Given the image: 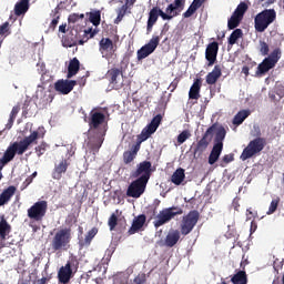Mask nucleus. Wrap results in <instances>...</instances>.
Masks as SVG:
<instances>
[{
    "instance_id": "1",
    "label": "nucleus",
    "mask_w": 284,
    "mask_h": 284,
    "mask_svg": "<svg viewBox=\"0 0 284 284\" xmlns=\"http://www.w3.org/2000/svg\"><path fill=\"white\" fill-rule=\"evenodd\" d=\"M199 219H201V214L199 211L193 210L190 211L186 215L183 216L182 223L179 230H170L164 239L165 247H174L181 241L182 236H187L196 227V223H199Z\"/></svg>"
},
{
    "instance_id": "2",
    "label": "nucleus",
    "mask_w": 284,
    "mask_h": 284,
    "mask_svg": "<svg viewBox=\"0 0 284 284\" xmlns=\"http://www.w3.org/2000/svg\"><path fill=\"white\" fill-rule=\"evenodd\" d=\"M276 21V10L264 9L257 13L254 19V28L256 32H265L266 28H270L272 23Z\"/></svg>"
},
{
    "instance_id": "3",
    "label": "nucleus",
    "mask_w": 284,
    "mask_h": 284,
    "mask_svg": "<svg viewBox=\"0 0 284 284\" xmlns=\"http://www.w3.org/2000/svg\"><path fill=\"white\" fill-rule=\"evenodd\" d=\"M216 132V124H212L203 134L200 141H197L196 145L193 148V156L194 159H201L203 156V152L207 150L210 143H212V139H214V133Z\"/></svg>"
},
{
    "instance_id": "4",
    "label": "nucleus",
    "mask_w": 284,
    "mask_h": 284,
    "mask_svg": "<svg viewBox=\"0 0 284 284\" xmlns=\"http://www.w3.org/2000/svg\"><path fill=\"white\" fill-rule=\"evenodd\" d=\"M265 145H267V141L265 138H255L253 139L247 146L243 150L240 159L242 161H247V159H252V156H256V154H261L263 150H265Z\"/></svg>"
},
{
    "instance_id": "5",
    "label": "nucleus",
    "mask_w": 284,
    "mask_h": 284,
    "mask_svg": "<svg viewBox=\"0 0 284 284\" xmlns=\"http://www.w3.org/2000/svg\"><path fill=\"white\" fill-rule=\"evenodd\" d=\"M70 241H72V230L61 229L54 234L51 242V247L54 250V252H59L60 250H68Z\"/></svg>"
},
{
    "instance_id": "6",
    "label": "nucleus",
    "mask_w": 284,
    "mask_h": 284,
    "mask_svg": "<svg viewBox=\"0 0 284 284\" xmlns=\"http://www.w3.org/2000/svg\"><path fill=\"white\" fill-rule=\"evenodd\" d=\"M183 214V209L179 206H171L168 209H163L160 211V213L156 215L155 221L153 222L154 227L159 229L162 225H165V223H170L174 216H181Z\"/></svg>"
},
{
    "instance_id": "7",
    "label": "nucleus",
    "mask_w": 284,
    "mask_h": 284,
    "mask_svg": "<svg viewBox=\"0 0 284 284\" xmlns=\"http://www.w3.org/2000/svg\"><path fill=\"white\" fill-rule=\"evenodd\" d=\"M150 176H152V162L150 161L140 162L135 171L131 172L132 179H138L146 183L150 181Z\"/></svg>"
},
{
    "instance_id": "8",
    "label": "nucleus",
    "mask_w": 284,
    "mask_h": 284,
    "mask_svg": "<svg viewBox=\"0 0 284 284\" xmlns=\"http://www.w3.org/2000/svg\"><path fill=\"white\" fill-rule=\"evenodd\" d=\"M159 43H161V36H153L149 43L144 44L141 49L136 52V59L138 61H143V59H148L150 54L159 48Z\"/></svg>"
},
{
    "instance_id": "9",
    "label": "nucleus",
    "mask_w": 284,
    "mask_h": 284,
    "mask_svg": "<svg viewBox=\"0 0 284 284\" xmlns=\"http://www.w3.org/2000/svg\"><path fill=\"white\" fill-rule=\"evenodd\" d=\"M159 17H161L163 21H172V17L165 14V12L163 11V7L162 9L160 7H153L149 12V19L146 24L148 34L152 32L154 24L156 23V21H159Z\"/></svg>"
},
{
    "instance_id": "10",
    "label": "nucleus",
    "mask_w": 284,
    "mask_h": 284,
    "mask_svg": "<svg viewBox=\"0 0 284 284\" xmlns=\"http://www.w3.org/2000/svg\"><path fill=\"white\" fill-rule=\"evenodd\" d=\"M47 212L48 201L42 200L36 202L30 209H28V216L31 219V221H43Z\"/></svg>"
},
{
    "instance_id": "11",
    "label": "nucleus",
    "mask_w": 284,
    "mask_h": 284,
    "mask_svg": "<svg viewBox=\"0 0 284 284\" xmlns=\"http://www.w3.org/2000/svg\"><path fill=\"white\" fill-rule=\"evenodd\" d=\"M17 154L21 156L23 152L20 150L19 142H13L7 148L2 158L0 159V170H3V168L10 163V161H13Z\"/></svg>"
},
{
    "instance_id": "12",
    "label": "nucleus",
    "mask_w": 284,
    "mask_h": 284,
    "mask_svg": "<svg viewBox=\"0 0 284 284\" xmlns=\"http://www.w3.org/2000/svg\"><path fill=\"white\" fill-rule=\"evenodd\" d=\"M145 187H148V182L135 179L131 182V185L128 186L126 196H130L131 199H141L145 192Z\"/></svg>"
},
{
    "instance_id": "13",
    "label": "nucleus",
    "mask_w": 284,
    "mask_h": 284,
    "mask_svg": "<svg viewBox=\"0 0 284 284\" xmlns=\"http://www.w3.org/2000/svg\"><path fill=\"white\" fill-rule=\"evenodd\" d=\"M99 52L102 54L103 59H112L116 48L114 42L110 38H102L99 42Z\"/></svg>"
},
{
    "instance_id": "14",
    "label": "nucleus",
    "mask_w": 284,
    "mask_h": 284,
    "mask_svg": "<svg viewBox=\"0 0 284 284\" xmlns=\"http://www.w3.org/2000/svg\"><path fill=\"white\" fill-rule=\"evenodd\" d=\"M161 121H163V116L161 114L155 115L151 123L148 124L140 134V141H148L149 136H152L156 130H159V125H161Z\"/></svg>"
},
{
    "instance_id": "15",
    "label": "nucleus",
    "mask_w": 284,
    "mask_h": 284,
    "mask_svg": "<svg viewBox=\"0 0 284 284\" xmlns=\"http://www.w3.org/2000/svg\"><path fill=\"white\" fill-rule=\"evenodd\" d=\"M121 77H123V71L118 68H111L105 74L110 85L116 89L123 85V82H121Z\"/></svg>"
},
{
    "instance_id": "16",
    "label": "nucleus",
    "mask_w": 284,
    "mask_h": 284,
    "mask_svg": "<svg viewBox=\"0 0 284 284\" xmlns=\"http://www.w3.org/2000/svg\"><path fill=\"white\" fill-rule=\"evenodd\" d=\"M75 85H77L75 80H58L54 83V90L60 94H70V92L74 90Z\"/></svg>"
},
{
    "instance_id": "17",
    "label": "nucleus",
    "mask_w": 284,
    "mask_h": 284,
    "mask_svg": "<svg viewBox=\"0 0 284 284\" xmlns=\"http://www.w3.org/2000/svg\"><path fill=\"white\" fill-rule=\"evenodd\" d=\"M216 57H219V42L214 41L209 43L205 50V59L209 61V68H212L216 63Z\"/></svg>"
},
{
    "instance_id": "18",
    "label": "nucleus",
    "mask_w": 284,
    "mask_h": 284,
    "mask_svg": "<svg viewBox=\"0 0 284 284\" xmlns=\"http://www.w3.org/2000/svg\"><path fill=\"white\" fill-rule=\"evenodd\" d=\"M183 8H185V0H174V3H169L165 8L164 14L174 19V17H179L181 12H183Z\"/></svg>"
},
{
    "instance_id": "19",
    "label": "nucleus",
    "mask_w": 284,
    "mask_h": 284,
    "mask_svg": "<svg viewBox=\"0 0 284 284\" xmlns=\"http://www.w3.org/2000/svg\"><path fill=\"white\" fill-rule=\"evenodd\" d=\"M10 232H12V226L8 223V220L2 216L0 220V250L6 247V241L8 236H10Z\"/></svg>"
},
{
    "instance_id": "20",
    "label": "nucleus",
    "mask_w": 284,
    "mask_h": 284,
    "mask_svg": "<svg viewBox=\"0 0 284 284\" xmlns=\"http://www.w3.org/2000/svg\"><path fill=\"white\" fill-rule=\"evenodd\" d=\"M105 123V115L98 111L90 112L89 128L90 130H99Z\"/></svg>"
},
{
    "instance_id": "21",
    "label": "nucleus",
    "mask_w": 284,
    "mask_h": 284,
    "mask_svg": "<svg viewBox=\"0 0 284 284\" xmlns=\"http://www.w3.org/2000/svg\"><path fill=\"white\" fill-rule=\"evenodd\" d=\"M142 142L143 141L140 140V142L132 145L131 150L123 152L122 159H123L124 165H130V163H132L134 159H136V155L139 154V150H141Z\"/></svg>"
},
{
    "instance_id": "22",
    "label": "nucleus",
    "mask_w": 284,
    "mask_h": 284,
    "mask_svg": "<svg viewBox=\"0 0 284 284\" xmlns=\"http://www.w3.org/2000/svg\"><path fill=\"white\" fill-rule=\"evenodd\" d=\"M69 166L70 163L68 162V160H62L61 162L55 164L52 171V179H54V181H61V179H63V174L68 172Z\"/></svg>"
},
{
    "instance_id": "23",
    "label": "nucleus",
    "mask_w": 284,
    "mask_h": 284,
    "mask_svg": "<svg viewBox=\"0 0 284 284\" xmlns=\"http://www.w3.org/2000/svg\"><path fill=\"white\" fill-rule=\"evenodd\" d=\"M37 139H39V131H33L29 136H26L23 140L18 142V146H20V152L26 154V152H28V148H30L32 143H37Z\"/></svg>"
},
{
    "instance_id": "24",
    "label": "nucleus",
    "mask_w": 284,
    "mask_h": 284,
    "mask_svg": "<svg viewBox=\"0 0 284 284\" xmlns=\"http://www.w3.org/2000/svg\"><path fill=\"white\" fill-rule=\"evenodd\" d=\"M17 193V186L10 185L9 187L4 189L0 194V207L3 205H8L12 200V196Z\"/></svg>"
},
{
    "instance_id": "25",
    "label": "nucleus",
    "mask_w": 284,
    "mask_h": 284,
    "mask_svg": "<svg viewBox=\"0 0 284 284\" xmlns=\"http://www.w3.org/2000/svg\"><path fill=\"white\" fill-rule=\"evenodd\" d=\"M222 74H223V71L221 69V65L216 64L213 68L212 72H209L206 74L205 81H206L207 85H214L216 83V81H219V79H221Z\"/></svg>"
},
{
    "instance_id": "26",
    "label": "nucleus",
    "mask_w": 284,
    "mask_h": 284,
    "mask_svg": "<svg viewBox=\"0 0 284 284\" xmlns=\"http://www.w3.org/2000/svg\"><path fill=\"white\" fill-rule=\"evenodd\" d=\"M146 217L144 214L139 215L135 217L132 222L131 227L128 231L129 236H132V234H136L139 230H141L145 225Z\"/></svg>"
},
{
    "instance_id": "27",
    "label": "nucleus",
    "mask_w": 284,
    "mask_h": 284,
    "mask_svg": "<svg viewBox=\"0 0 284 284\" xmlns=\"http://www.w3.org/2000/svg\"><path fill=\"white\" fill-rule=\"evenodd\" d=\"M74 277L72 270L67 268V266H61L58 271V281L62 284L70 283V280Z\"/></svg>"
},
{
    "instance_id": "28",
    "label": "nucleus",
    "mask_w": 284,
    "mask_h": 284,
    "mask_svg": "<svg viewBox=\"0 0 284 284\" xmlns=\"http://www.w3.org/2000/svg\"><path fill=\"white\" fill-rule=\"evenodd\" d=\"M201 85H203L201 79H195L189 91V99H194L195 101L201 99Z\"/></svg>"
},
{
    "instance_id": "29",
    "label": "nucleus",
    "mask_w": 284,
    "mask_h": 284,
    "mask_svg": "<svg viewBox=\"0 0 284 284\" xmlns=\"http://www.w3.org/2000/svg\"><path fill=\"white\" fill-rule=\"evenodd\" d=\"M79 70H81V62L79 61V59L73 58L69 62L67 78L72 79V77H77V74L79 73Z\"/></svg>"
},
{
    "instance_id": "30",
    "label": "nucleus",
    "mask_w": 284,
    "mask_h": 284,
    "mask_svg": "<svg viewBox=\"0 0 284 284\" xmlns=\"http://www.w3.org/2000/svg\"><path fill=\"white\" fill-rule=\"evenodd\" d=\"M272 68H275V65L272 63V61L267 60L265 58L257 67V71L255 72L256 77H263V74H266V72H270Z\"/></svg>"
},
{
    "instance_id": "31",
    "label": "nucleus",
    "mask_w": 284,
    "mask_h": 284,
    "mask_svg": "<svg viewBox=\"0 0 284 284\" xmlns=\"http://www.w3.org/2000/svg\"><path fill=\"white\" fill-rule=\"evenodd\" d=\"M97 234H99V229L97 227L91 229L87 233L85 237L79 241L80 247H90L92 240L94 239V236H97Z\"/></svg>"
},
{
    "instance_id": "32",
    "label": "nucleus",
    "mask_w": 284,
    "mask_h": 284,
    "mask_svg": "<svg viewBox=\"0 0 284 284\" xmlns=\"http://www.w3.org/2000/svg\"><path fill=\"white\" fill-rule=\"evenodd\" d=\"M221 152H223V145L222 144H214L213 149L209 155V165H214L216 161H219L221 156Z\"/></svg>"
},
{
    "instance_id": "33",
    "label": "nucleus",
    "mask_w": 284,
    "mask_h": 284,
    "mask_svg": "<svg viewBox=\"0 0 284 284\" xmlns=\"http://www.w3.org/2000/svg\"><path fill=\"white\" fill-rule=\"evenodd\" d=\"M28 10H30V0H20L14 6L16 17H21V14H26Z\"/></svg>"
},
{
    "instance_id": "34",
    "label": "nucleus",
    "mask_w": 284,
    "mask_h": 284,
    "mask_svg": "<svg viewBox=\"0 0 284 284\" xmlns=\"http://www.w3.org/2000/svg\"><path fill=\"white\" fill-rule=\"evenodd\" d=\"M185 181V170L182 168H179L173 172L171 176V183L174 185H181Z\"/></svg>"
},
{
    "instance_id": "35",
    "label": "nucleus",
    "mask_w": 284,
    "mask_h": 284,
    "mask_svg": "<svg viewBox=\"0 0 284 284\" xmlns=\"http://www.w3.org/2000/svg\"><path fill=\"white\" fill-rule=\"evenodd\" d=\"M98 33L99 31L97 29L89 28L88 30H84L83 38L78 41V44L83 45L84 43H88V41H90V39H94Z\"/></svg>"
},
{
    "instance_id": "36",
    "label": "nucleus",
    "mask_w": 284,
    "mask_h": 284,
    "mask_svg": "<svg viewBox=\"0 0 284 284\" xmlns=\"http://www.w3.org/2000/svg\"><path fill=\"white\" fill-rule=\"evenodd\" d=\"M103 141H105V139H103V136H99L95 140H91L88 145L90 148V150L93 152V154H97L99 152V150H101V145H103Z\"/></svg>"
},
{
    "instance_id": "37",
    "label": "nucleus",
    "mask_w": 284,
    "mask_h": 284,
    "mask_svg": "<svg viewBox=\"0 0 284 284\" xmlns=\"http://www.w3.org/2000/svg\"><path fill=\"white\" fill-rule=\"evenodd\" d=\"M250 116V110H242L233 119V125H241Z\"/></svg>"
},
{
    "instance_id": "38",
    "label": "nucleus",
    "mask_w": 284,
    "mask_h": 284,
    "mask_svg": "<svg viewBox=\"0 0 284 284\" xmlns=\"http://www.w3.org/2000/svg\"><path fill=\"white\" fill-rule=\"evenodd\" d=\"M231 281L234 284H247V274L245 271H240L231 278Z\"/></svg>"
},
{
    "instance_id": "39",
    "label": "nucleus",
    "mask_w": 284,
    "mask_h": 284,
    "mask_svg": "<svg viewBox=\"0 0 284 284\" xmlns=\"http://www.w3.org/2000/svg\"><path fill=\"white\" fill-rule=\"evenodd\" d=\"M227 134V131H225V128L220 126L215 133V143L214 145H222L223 148V141H225V135Z\"/></svg>"
},
{
    "instance_id": "40",
    "label": "nucleus",
    "mask_w": 284,
    "mask_h": 284,
    "mask_svg": "<svg viewBox=\"0 0 284 284\" xmlns=\"http://www.w3.org/2000/svg\"><path fill=\"white\" fill-rule=\"evenodd\" d=\"M239 39H243V30L235 29L231 36L229 37V45H234L239 41Z\"/></svg>"
},
{
    "instance_id": "41",
    "label": "nucleus",
    "mask_w": 284,
    "mask_h": 284,
    "mask_svg": "<svg viewBox=\"0 0 284 284\" xmlns=\"http://www.w3.org/2000/svg\"><path fill=\"white\" fill-rule=\"evenodd\" d=\"M64 266L71 270L73 274H75L77 272H79V258H77V256L70 257Z\"/></svg>"
},
{
    "instance_id": "42",
    "label": "nucleus",
    "mask_w": 284,
    "mask_h": 284,
    "mask_svg": "<svg viewBox=\"0 0 284 284\" xmlns=\"http://www.w3.org/2000/svg\"><path fill=\"white\" fill-rule=\"evenodd\" d=\"M245 12H247V3L241 2L233 12V16L243 19Z\"/></svg>"
},
{
    "instance_id": "43",
    "label": "nucleus",
    "mask_w": 284,
    "mask_h": 284,
    "mask_svg": "<svg viewBox=\"0 0 284 284\" xmlns=\"http://www.w3.org/2000/svg\"><path fill=\"white\" fill-rule=\"evenodd\" d=\"M243 19L239 18L237 16L232 14V17L229 19L227 28L229 30H235V28H239V24L241 23Z\"/></svg>"
},
{
    "instance_id": "44",
    "label": "nucleus",
    "mask_w": 284,
    "mask_h": 284,
    "mask_svg": "<svg viewBox=\"0 0 284 284\" xmlns=\"http://www.w3.org/2000/svg\"><path fill=\"white\" fill-rule=\"evenodd\" d=\"M85 19V14L83 13H71L68 18L69 26H72L74 23H79V21H83Z\"/></svg>"
},
{
    "instance_id": "45",
    "label": "nucleus",
    "mask_w": 284,
    "mask_h": 284,
    "mask_svg": "<svg viewBox=\"0 0 284 284\" xmlns=\"http://www.w3.org/2000/svg\"><path fill=\"white\" fill-rule=\"evenodd\" d=\"M266 59L276 67V63H278L281 59V49L273 50V52Z\"/></svg>"
},
{
    "instance_id": "46",
    "label": "nucleus",
    "mask_w": 284,
    "mask_h": 284,
    "mask_svg": "<svg viewBox=\"0 0 284 284\" xmlns=\"http://www.w3.org/2000/svg\"><path fill=\"white\" fill-rule=\"evenodd\" d=\"M89 21L93 26H100L101 24V11L91 12L89 16Z\"/></svg>"
},
{
    "instance_id": "47",
    "label": "nucleus",
    "mask_w": 284,
    "mask_h": 284,
    "mask_svg": "<svg viewBox=\"0 0 284 284\" xmlns=\"http://www.w3.org/2000/svg\"><path fill=\"white\" fill-rule=\"evenodd\" d=\"M51 17H53V19L50 23V29L54 30L57 26H59V20L61 19V16L59 14V9H54L51 13Z\"/></svg>"
},
{
    "instance_id": "48",
    "label": "nucleus",
    "mask_w": 284,
    "mask_h": 284,
    "mask_svg": "<svg viewBox=\"0 0 284 284\" xmlns=\"http://www.w3.org/2000/svg\"><path fill=\"white\" fill-rule=\"evenodd\" d=\"M192 136V133L190 131L184 130L178 135V143L179 145H183Z\"/></svg>"
},
{
    "instance_id": "49",
    "label": "nucleus",
    "mask_w": 284,
    "mask_h": 284,
    "mask_svg": "<svg viewBox=\"0 0 284 284\" xmlns=\"http://www.w3.org/2000/svg\"><path fill=\"white\" fill-rule=\"evenodd\" d=\"M126 12H128V4H123L118 10V17H116L114 23H121V21H123V17H125Z\"/></svg>"
},
{
    "instance_id": "50",
    "label": "nucleus",
    "mask_w": 284,
    "mask_h": 284,
    "mask_svg": "<svg viewBox=\"0 0 284 284\" xmlns=\"http://www.w3.org/2000/svg\"><path fill=\"white\" fill-rule=\"evenodd\" d=\"M108 225L111 232L116 230V225H119V217L114 213L109 217Z\"/></svg>"
},
{
    "instance_id": "51",
    "label": "nucleus",
    "mask_w": 284,
    "mask_h": 284,
    "mask_svg": "<svg viewBox=\"0 0 284 284\" xmlns=\"http://www.w3.org/2000/svg\"><path fill=\"white\" fill-rule=\"evenodd\" d=\"M278 203H281V197H276V199L272 200L266 214H268V215L274 214V212H276V210H278Z\"/></svg>"
},
{
    "instance_id": "52",
    "label": "nucleus",
    "mask_w": 284,
    "mask_h": 284,
    "mask_svg": "<svg viewBox=\"0 0 284 284\" xmlns=\"http://www.w3.org/2000/svg\"><path fill=\"white\" fill-rule=\"evenodd\" d=\"M260 52L263 57H267V54H270V44H267V42L261 40L260 41Z\"/></svg>"
},
{
    "instance_id": "53",
    "label": "nucleus",
    "mask_w": 284,
    "mask_h": 284,
    "mask_svg": "<svg viewBox=\"0 0 284 284\" xmlns=\"http://www.w3.org/2000/svg\"><path fill=\"white\" fill-rule=\"evenodd\" d=\"M133 283L145 284L148 283V276L145 275V273H139L138 276L134 277Z\"/></svg>"
},
{
    "instance_id": "54",
    "label": "nucleus",
    "mask_w": 284,
    "mask_h": 284,
    "mask_svg": "<svg viewBox=\"0 0 284 284\" xmlns=\"http://www.w3.org/2000/svg\"><path fill=\"white\" fill-rule=\"evenodd\" d=\"M196 10H199V7L191 3L189 9L183 13L184 19H190V17H192V14H194V12H196Z\"/></svg>"
},
{
    "instance_id": "55",
    "label": "nucleus",
    "mask_w": 284,
    "mask_h": 284,
    "mask_svg": "<svg viewBox=\"0 0 284 284\" xmlns=\"http://www.w3.org/2000/svg\"><path fill=\"white\" fill-rule=\"evenodd\" d=\"M10 34V22H4L0 26V37Z\"/></svg>"
},
{
    "instance_id": "56",
    "label": "nucleus",
    "mask_w": 284,
    "mask_h": 284,
    "mask_svg": "<svg viewBox=\"0 0 284 284\" xmlns=\"http://www.w3.org/2000/svg\"><path fill=\"white\" fill-rule=\"evenodd\" d=\"M20 111H21V105L20 104L14 105L11 110L10 118L16 120L17 114H19Z\"/></svg>"
},
{
    "instance_id": "57",
    "label": "nucleus",
    "mask_w": 284,
    "mask_h": 284,
    "mask_svg": "<svg viewBox=\"0 0 284 284\" xmlns=\"http://www.w3.org/2000/svg\"><path fill=\"white\" fill-rule=\"evenodd\" d=\"M63 45L64 48H74V45H77V40H70L65 38L63 41Z\"/></svg>"
},
{
    "instance_id": "58",
    "label": "nucleus",
    "mask_w": 284,
    "mask_h": 284,
    "mask_svg": "<svg viewBox=\"0 0 284 284\" xmlns=\"http://www.w3.org/2000/svg\"><path fill=\"white\" fill-rule=\"evenodd\" d=\"M232 161H234V154H226L222 159V162H224L225 165H227V163H232Z\"/></svg>"
},
{
    "instance_id": "59",
    "label": "nucleus",
    "mask_w": 284,
    "mask_h": 284,
    "mask_svg": "<svg viewBox=\"0 0 284 284\" xmlns=\"http://www.w3.org/2000/svg\"><path fill=\"white\" fill-rule=\"evenodd\" d=\"M36 152L38 156H43V153L45 152V144H40L36 148Z\"/></svg>"
},
{
    "instance_id": "60",
    "label": "nucleus",
    "mask_w": 284,
    "mask_h": 284,
    "mask_svg": "<svg viewBox=\"0 0 284 284\" xmlns=\"http://www.w3.org/2000/svg\"><path fill=\"white\" fill-rule=\"evenodd\" d=\"M176 88H179V79L175 78L171 84L169 85V90H171V92H174V90H176Z\"/></svg>"
},
{
    "instance_id": "61",
    "label": "nucleus",
    "mask_w": 284,
    "mask_h": 284,
    "mask_svg": "<svg viewBox=\"0 0 284 284\" xmlns=\"http://www.w3.org/2000/svg\"><path fill=\"white\" fill-rule=\"evenodd\" d=\"M32 181V178L28 176L22 183V190H26V187H28V185H30Z\"/></svg>"
},
{
    "instance_id": "62",
    "label": "nucleus",
    "mask_w": 284,
    "mask_h": 284,
    "mask_svg": "<svg viewBox=\"0 0 284 284\" xmlns=\"http://www.w3.org/2000/svg\"><path fill=\"white\" fill-rule=\"evenodd\" d=\"M232 206L234 207L235 212H239V207H241V204L239 203V199L233 200Z\"/></svg>"
},
{
    "instance_id": "63",
    "label": "nucleus",
    "mask_w": 284,
    "mask_h": 284,
    "mask_svg": "<svg viewBox=\"0 0 284 284\" xmlns=\"http://www.w3.org/2000/svg\"><path fill=\"white\" fill-rule=\"evenodd\" d=\"M12 125H14V118H9L6 129L11 130Z\"/></svg>"
},
{
    "instance_id": "64",
    "label": "nucleus",
    "mask_w": 284,
    "mask_h": 284,
    "mask_svg": "<svg viewBox=\"0 0 284 284\" xmlns=\"http://www.w3.org/2000/svg\"><path fill=\"white\" fill-rule=\"evenodd\" d=\"M48 281H50V278H48V277H42V278L36 281V284H48Z\"/></svg>"
}]
</instances>
